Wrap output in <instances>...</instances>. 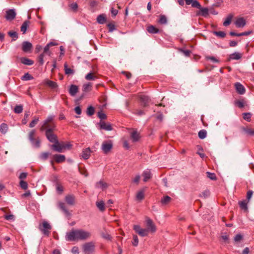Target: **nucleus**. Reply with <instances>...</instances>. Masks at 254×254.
Returning a JSON list of instances; mask_svg holds the SVG:
<instances>
[{"label": "nucleus", "mask_w": 254, "mask_h": 254, "mask_svg": "<svg viewBox=\"0 0 254 254\" xmlns=\"http://www.w3.org/2000/svg\"><path fill=\"white\" fill-rule=\"evenodd\" d=\"M235 104L240 108H242L244 107V104L242 101H240V100L236 101L235 102Z\"/></svg>", "instance_id": "69168bd1"}, {"label": "nucleus", "mask_w": 254, "mask_h": 254, "mask_svg": "<svg viewBox=\"0 0 254 254\" xmlns=\"http://www.w3.org/2000/svg\"><path fill=\"white\" fill-rule=\"evenodd\" d=\"M147 31L151 34H155L159 32V30L153 25H150L147 27Z\"/></svg>", "instance_id": "bb28decb"}, {"label": "nucleus", "mask_w": 254, "mask_h": 254, "mask_svg": "<svg viewBox=\"0 0 254 254\" xmlns=\"http://www.w3.org/2000/svg\"><path fill=\"white\" fill-rule=\"evenodd\" d=\"M55 125H53L52 127L48 128L45 129V134L47 138L50 142L53 143H55L58 140L56 135L53 133V131L55 129Z\"/></svg>", "instance_id": "f03ea898"}, {"label": "nucleus", "mask_w": 254, "mask_h": 254, "mask_svg": "<svg viewBox=\"0 0 254 254\" xmlns=\"http://www.w3.org/2000/svg\"><path fill=\"white\" fill-rule=\"evenodd\" d=\"M69 6L74 11H76L78 8V5L76 2L71 3Z\"/></svg>", "instance_id": "e2e57ef3"}, {"label": "nucleus", "mask_w": 254, "mask_h": 254, "mask_svg": "<svg viewBox=\"0 0 254 254\" xmlns=\"http://www.w3.org/2000/svg\"><path fill=\"white\" fill-rule=\"evenodd\" d=\"M158 22L161 24H166L167 23V17L164 15H160Z\"/></svg>", "instance_id": "72a5a7b5"}, {"label": "nucleus", "mask_w": 254, "mask_h": 254, "mask_svg": "<svg viewBox=\"0 0 254 254\" xmlns=\"http://www.w3.org/2000/svg\"><path fill=\"white\" fill-rule=\"evenodd\" d=\"M19 186L23 190H26L28 187L27 183L23 180H20L19 182Z\"/></svg>", "instance_id": "603ef678"}, {"label": "nucleus", "mask_w": 254, "mask_h": 254, "mask_svg": "<svg viewBox=\"0 0 254 254\" xmlns=\"http://www.w3.org/2000/svg\"><path fill=\"white\" fill-rule=\"evenodd\" d=\"M46 83L52 89H55L58 86V85L56 82L51 80H47Z\"/></svg>", "instance_id": "a19ab883"}, {"label": "nucleus", "mask_w": 254, "mask_h": 254, "mask_svg": "<svg viewBox=\"0 0 254 254\" xmlns=\"http://www.w3.org/2000/svg\"><path fill=\"white\" fill-rule=\"evenodd\" d=\"M243 239V236L241 234H237L234 238V241L235 242H240Z\"/></svg>", "instance_id": "052dcab7"}, {"label": "nucleus", "mask_w": 254, "mask_h": 254, "mask_svg": "<svg viewBox=\"0 0 254 254\" xmlns=\"http://www.w3.org/2000/svg\"><path fill=\"white\" fill-rule=\"evenodd\" d=\"M29 21L26 20L22 24V25L20 27V30L22 32L23 34H24L26 32L27 27L29 26Z\"/></svg>", "instance_id": "c85d7f7f"}, {"label": "nucleus", "mask_w": 254, "mask_h": 254, "mask_svg": "<svg viewBox=\"0 0 254 254\" xmlns=\"http://www.w3.org/2000/svg\"><path fill=\"white\" fill-rule=\"evenodd\" d=\"M98 116L101 120L106 119V118H107V116H106V114H104V113H103L102 112H98Z\"/></svg>", "instance_id": "0e129e2a"}, {"label": "nucleus", "mask_w": 254, "mask_h": 254, "mask_svg": "<svg viewBox=\"0 0 254 254\" xmlns=\"http://www.w3.org/2000/svg\"><path fill=\"white\" fill-rule=\"evenodd\" d=\"M209 195H210V191L208 190H205L200 194V196L203 197L204 198H207Z\"/></svg>", "instance_id": "6e6d98bb"}, {"label": "nucleus", "mask_w": 254, "mask_h": 254, "mask_svg": "<svg viewBox=\"0 0 254 254\" xmlns=\"http://www.w3.org/2000/svg\"><path fill=\"white\" fill-rule=\"evenodd\" d=\"M235 88L238 93L240 94H244L245 92V88L244 86L239 82L235 84Z\"/></svg>", "instance_id": "dca6fc26"}, {"label": "nucleus", "mask_w": 254, "mask_h": 254, "mask_svg": "<svg viewBox=\"0 0 254 254\" xmlns=\"http://www.w3.org/2000/svg\"><path fill=\"white\" fill-rule=\"evenodd\" d=\"M199 138L203 139H204L207 135V132L205 129L200 130L198 133Z\"/></svg>", "instance_id": "58836bf2"}, {"label": "nucleus", "mask_w": 254, "mask_h": 254, "mask_svg": "<svg viewBox=\"0 0 254 254\" xmlns=\"http://www.w3.org/2000/svg\"><path fill=\"white\" fill-rule=\"evenodd\" d=\"M235 25L238 28L243 27L246 25V21L243 18H239L236 20Z\"/></svg>", "instance_id": "a211bd4d"}, {"label": "nucleus", "mask_w": 254, "mask_h": 254, "mask_svg": "<svg viewBox=\"0 0 254 254\" xmlns=\"http://www.w3.org/2000/svg\"><path fill=\"white\" fill-rule=\"evenodd\" d=\"M100 128L107 131H111L113 129L112 125L109 123H106L105 122H100L99 123Z\"/></svg>", "instance_id": "f8f14e48"}, {"label": "nucleus", "mask_w": 254, "mask_h": 254, "mask_svg": "<svg viewBox=\"0 0 254 254\" xmlns=\"http://www.w3.org/2000/svg\"><path fill=\"white\" fill-rule=\"evenodd\" d=\"M148 234V230L146 229H142L141 231L138 232V235L141 237L147 236Z\"/></svg>", "instance_id": "de8ad7c7"}, {"label": "nucleus", "mask_w": 254, "mask_h": 254, "mask_svg": "<svg viewBox=\"0 0 254 254\" xmlns=\"http://www.w3.org/2000/svg\"><path fill=\"white\" fill-rule=\"evenodd\" d=\"M92 88V84L91 83H88L84 84L83 86V91L87 92L91 90Z\"/></svg>", "instance_id": "a18cd8bd"}, {"label": "nucleus", "mask_w": 254, "mask_h": 254, "mask_svg": "<svg viewBox=\"0 0 254 254\" xmlns=\"http://www.w3.org/2000/svg\"><path fill=\"white\" fill-rule=\"evenodd\" d=\"M32 48V44L28 41H24L22 43V50L25 53H29Z\"/></svg>", "instance_id": "9d476101"}, {"label": "nucleus", "mask_w": 254, "mask_h": 254, "mask_svg": "<svg viewBox=\"0 0 254 254\" xmlns=\"http://www.w3.org/2000/svg\"><path fill=\"white\" fill-rule=\"evenodd\" d=\"M91 150L90 148H87L83 150L82 157L84 159H88L90 156Z\"/></svg>", "instance_id": "4be33fe9"}, {"label": "nucleus", "mask_w": 254, "mask_h": 254, "mask_svg": "<svg viewBox=\"0 0 254 254\" xmlns=\"http://www.w3.org/2000/svg\"><path fill=\"white\" fill-rule=\"evenodd\" d=\"M253 194V191L252 190H249L247 192V199L246 200H247V201H248V202H249V201L250 200L251 198L252 197Z\"/></svg>", "instance_id": "13d9d810"}, {"label": "nucleus", "mask_w": 254, "mask_h": 254, "mask_svg": "<svg viewBox=\"0 0 254 254\" xmlns=\"http://www.w3.org/2000/svg\"><path fill=\"white\" fill-rule=\"evenodd\" d=\"M78 88L77 86L75 85H71L69 90V93L72 96H74L77 93Z\"/></svg>", "instance_id": "aec40b11"}, {"label": "nucleus", "mask_w": 254, "mask_h": 254, "mask_svg": "<svg viewBox=\"0 0 254 254\" xmlns=\"http://www.w3.org/2000/svg\"><path fill=\"white\" fill-rule=\"evenodd\" d=\"M142 176L143 177V181L147 182L149 179L151 178V171L149 169H146L143 171L142 173Z\"/></svg>", "instance_id": "6ab92c4d"}, {"label": "nucleus", "mask_w": 254, "mask_h": 254, "mask_svg": "<svg viewBox=\"0 0 254 254\" xmlns=\"http://www.w3.org/2000/svg\"><path fill=\"white\" fill-rule=\"evenodd\" d=\"M54 118V116L50 115L41 123V126L40 128L41 131L45 130L46 129L50 127H52L53 126H51L49 123L52 122Z\"/></svg>", "instance_id": "39448f33"}, {"label": "nucleus", "mask_w": 254, "mask_h": 254, "mask_svg": "<svg viewBox=\"0 0 254 254\" xmlns=\"http://www.w3.org/2000/svg\"><path fill=\"white\" fill-rule=\"evenodd\" d=\"M20 62L22 64L28 65H32L34 63L33 61L26 58H21L20 59Z\"/></svg>", "instance_id": "b1692460"}, {"label": "nucleus", "mask_w": 254, "mask_h": 254, "mask_svg": "<svg viewBox=\"0 0 254 254\" xmlns=\"http://www.w3.org/2000/svg\"><path fill=\"white\" fill-rule=\"evenodd\" d=\"M171 199L170 196H165L161 199V202L163 205L166 204L170 201Z\"/></svg>", "instance_id": "37998d69"}, {"label": "nucleus", "mask_w": 254, "mask_h": 254, "mask_svg": "<svg viewBox=\"0 0 254 254\" xmlns=\"http://www.w3.org/2000/svg\"><path fill=\"white\" fill-rule=\"evenodd\" d=\"M233 17V15L232 14H229L226 18V20L224 21L223 25L224 26H227L229 25L231 22Z\"/></svg>", "instance_id": "2f4dec72"}, {"label": "nucleus", "mask_w": 254, "mask_h": 254, "mask_svg": "<svg viewBox=\"0 0 254 254\" xmlns=\"http://www.w3.org/2000/svg\"><path fill=\"white\" fill-rule=\"evenodd\" d=\"M85 78L87 80H94L97 78V76L94 75L93 73L90 72L85 76Z\"/></svg>", "instance_id": "ea45409f"}, {"label": "nucleus", "mask_w": 254, "mask_h": 254, "mask_svg": "<svg viewBox=\"0 0 254 254\" xmlns=\"http://www.w3.org/2000/svg\"><path fill=\"white\" fill-rule=\"evenodd\" d=\"M58 205L59 208L62 210L66 216H69L70 215V213L66 208L64 202L59 201Z\"/></svg>", "instance_id": "4468645a"}, {"label": "nucleus", "mask_w": 254, "mask_h": 254, "mask_svg": "<svg viewBox=\"0 0 254 254\" xmlns=\"http://www.w3.org/2000/svg\"><path fill=\"white\" fill-rule=\"evenodd\" d=\"M40 231L46 236H49L50 234V231L52 229V227L50 224L46 221H44L42 225L39 226Z\"/></svg>", "instance_id": "7ed1b4c3"}, {"label": "nucleus", "mask_w": 254, "mask_h": 254, "mask_svg": "<svg viewBox=\"0 0 254 254\" xmlns=\"http://www.w3.org/2000/svg\"><path fill=\"white\" fill-rule=\"evenodd\" d=\"M91 233L83 229H72L66 233L65 240L67 241H85L91 237Z\"/></svg>", "instance_id": "f257e3e1"}, {"label": "nucleus", "mask_w": 254, "mask_h": 254, "mask_svg": "<svg viewBox=\"0 0 254 254\" xmlns=\"http://www.w3.org/2000/svg\"><path fill=\"white\" fill-rule=\"evenodd\" d=\"M94 112H95V110H94V107H93L91 106L88 107V108L87 109V114L88 115H89L90 116H92L93 115H94Z\"/></svg>", "instance_id": "49530a36"}, {"label": "nucleus", "mask_w": 254, "mask_h": 254, "mask_svg": "<svg viewBox=\"0 0 254 254\" xmlns=\"http://www.w3.org/2000/svg\"><path fill=\"white\" fill-rule=\"evenodd\" d=\"M71 252L73 254H79L78 248L76 246L73 247L71 250Z\"/></svg>", "instance_id": "774afa93"}, {"label": "nucleus", "mask_w": 254, "mask_h": 254, "mask_svg": "<svg viewBox=\"0 0 254 254\" xmlns=\"http://www.w3.org/2000/svg\"><path fill=\"white\" fill-rule=\"evenodd\" d=\"M198 8L200 9V12L198 14L204 17H206L208 15V9L207 8L202 7L200 6V7Z\"/></svg>", "instance_id": "5701e85b"}, {"label": "nucleus", "mask_w": 254, "mask_h": 254, "mask_svg": "<svg viewBox=\"0 0 254 254\" xmlns=\"http://www.w3.org/2000/svg\"><path fill=\"white\" fill-rule=\"evenodd\" d=\"M8 36L12 38V41H15L18 38V35L16 32L10 31L7 33Z\"/></svg>", "instance_id": "c9c22d12"}, {"label": "nucleus", "mask_w": 254, "mask_h": 254, "mask_svg": "<svg viewBox=\"0 0 254 254\" xmlns=\"http://www.w3.org/2000/svg\"><path fill=\"white\" fill-rule=\"evenodd\" d=\"M36 131L35 129L31 130L28 133V138L31 143H34V136L35 134Z\"/></svg>", "instance_id": "f704fd0d"}, {"label": "nucleus", "mask_w": 254, "mask_h": 254, "mask_svg": "<svg viewBox=\"0 0 254 254\" xmlns=\"http://www.w3.org/2000/svg\"><path fill=\"white\" fill-rule=\"evenodd\" d=\"M49 154H50L48 152H43L41 154L40 157L42 160H46Z\"/></svg>", "instance_id": "bf43d9fd"}, {"label": "nucleus", "mask_w": 254, "mask_h": 254, "mask_svg": "<svg viewBox=\"0 0 254 254\" xmlns=\"http://www.w3.org/2000/svg\"><path fill=\"white\" fill-rule=\"evenodd\" d=\"M96 204L98 208L101 211H104L105 210V203L104 201L100 200L97 201L96 202Z\"/></svg>", "instance_id": "cd10ccee"}, {"label": "nucleus", "mask_w": 254, "mask_h": 254, "mask_svg": "<svg viewBox=\"0 0 254 254\" xmlns=\"http://www.w3.org/2000/svg\"><path fill=\"white\" fill-rule=\"evenodd\" d=\"M52 148L55 151L58 152H62L63 149L66 148V146L64 144L60 143L58 140L52 145Z\"/></svg>", "instance_id": "1a4fd4ad"}, {"label": "nucleus", "mask_w": 254, "mask_h": 254, "mask_svg": "<svg viewBox=\"0 0 254 254\" xmlns=\"http://www.w3.org/2000/svg\"><path fill=\"white\" fill-rule=\"evenodd\" d=\"M64 69L65 71V73L67 75L73 74L74 72V70L69 67H68V65L67 63H65L64 64Z\"/></svg>", "instance_id": "7c9ffc66"}, {"label": "nucleus", "mask_w": 254, "mask_h": 254, "mask_svg": "<svg viewBox=\"0 0 254 254\" xmlns=\"http://www.w3.org/2000/svg\"><path fill=\"white\" fill-rule=\"evenodd\" d=\"M243 130L248 135L251 136L254 135V129L250 128H244Z\"/></svg>", "instance_id": "c03bdc74"}, {"label": "nucleus", "mask_w": 254, "mask_h": 254, "mask_svg": "<svg viewBox=\"0 0 254 254\" xmlns=\"http://www.w3.org/2000/svg\"><path fill=\"white\" fill-rule=\"evenodd\" d=\"M145 222L146 224L147 230L148 231H150L152 233H154L156 231V226L154 224L152 220L149 217H146L145 218Z\"/></svg>", "instance_id": "423d86ee"}, {"label": "nucleus", "mask_w": 254, "mask_h": 254, "mask_svg": "<svg viewBox=\"0 0 254 254\" xmlns=\"http://www.w3.org/2000/svg\"><path fill=\"white\" fill-rule=\"evenodd\" d=\"M22 111L23 106L21 105H16L14 109V112L16 114H20L22 113Z\"/></svg>", "instance_id": "79ce46f5"}, {"label": "nucleus", "mask_w": 254, "mask_h": 254, "mask_svg": "<svg viewBox=\"0 0 254 254\" xmlns=\"http://www.w3.org/2000/svg\"><path fill=\"white\" fill-rule=\"evenodd\" d=\"M132 244L134 246H137L138 244V239L137 236L136 235H134L133 237V241Z\"/></svg>", "instance_id": "680f3d73"}, {"label": "nucleus", "mask_w": 254, "mask_h": 254, "mask_svg": "<svg viewBox=\"0 0 254 254\" xmlns=\"http://www.w3.org/2000/svg\"><path fill=\"white\" fill-rule=\"evenodd\" d=\"M106 20V17L103 14L99 15L97 18V21L99 24H104Z\"/></svg>", "instance_id": "4c0bfd02"}, {"label": "nucleus", "mask_w": 254, "mask_h": 254, "mask_svg": "<svg viewBox=\"0 0 254 254\" xmlns=\"http://www.w3.org/2000/svg\"><path fill=\"white\" fill-rule=\"evenodd\" d=\"M113 148V143L111 140L104 141L102 144L101 148L103 152L107 154Z\"/></svg>", "instance_id": "0eeeda50"}, {"label": "nucleus", "mask_w": 254, "mask_h": 254, "mask_svg": "<svg viewBox=\"0 0 254 254\" xmlns=\"http://www.w3.org/2000/svg\"><path fill=\"white\" fill-rule=\"evenodd\" d=\"M8 129V127L6 124L2 123L0 125V131L2 134H5L7 132Z\"/></svg>", "instance_id": "393cba45"}, {"label": "nucleus", "mask_w": 254, "mask_h": 254, "mask_svg": "<svg viewBox=\"0 0 254 254\" xmlns=\"http://www.w3.org/2000/svg\"><path fill=\"white\" fill-rule=\"evenodd\" d=\"M27 173H21L19 176V179H20L21 180H23V179H25L27 177Z\"/></svg>", "instance_id": "338daca9"}, {"label": "nucleus", "mask_w": 254, "mask_h": 254, "mask_svg": "<svg viewBox=\"0 0 254 254\" xmlns=\"http://www.w3.org/2000/svg\"><path fill=\"white\" fill-rule=\"evenodd\" d=\"M139 98L143 106L146 107L148 105V103L150 101V99L149 98V97L144 94H141L139 96Z\"/></svg>", "instance_id": "ddd939ff"}, {"label": "nucleus", "mask_w": 254, "mask_h": 254, "mask_svg": "<svg viewBox=\"0 0 254 254\" xmlns=\"http://www.w3.org/2000/svg\"><path fill=\"white\" fill-rule=\"evenodd\" d=\"M108 184L103 181H100L97 182L95 184V187L97 189H100L104 190L108 188Z\"/></svg>", "instance_id": "f3484780"}, {"label": "nucleus", "mask_w": 254, "mask_h": 254, "mask_svg": "<svg viewBox=\"0 0 254 254\" xmlns=\"http://www.w3.org/2000/svg\"><path fill=\"white\" fill-rule=\"evenodd\" d=\"M207 177L209 178L211 180H216V175L213 173H210L209 172H207Z\"/></svg>", "instance_id": "3c124183"}, {"label": "nucleus", "mask_w": 254, "mask_h": 254, "mask_svg": "<svg viewBox=\"0 0 254 254\" xmlns=\"http://www.w3.org/2000/svg\"><path fill=\"white\" fill-rule=\"evenodd\" d=\"M144 197V193L143 190L138 191L136 195V198L138 200H142Z\"/></svg>", "instance_id": "473e14b6"}, {"label": "nucleus", "mask_w": 254, "mask_h": 254, "mask_svg": "<svg viewBox=\"0 0 254 254\" xmlns=\"http://www.w3.org/2000/svg\"><path fill=\"white\" fill-rule=\"evenodd\" d=\"M39 121V119L38 117H35L34 120H33L29 124V127H33L35 126L37 124L38 121Z\"/></svg>", "instance_id": "09e8293b"}, {"label": "nucleus", "mask_w": 254, "mask_h": 254, "mask_svg": "<svg viewBox=\"0 0 254 254\" xmlns=\"http://www.w3.org/2000/svg\"><path fill=\"white\" fill-rule=\"evenodd\" d=\"M83 252L84 254H91L94 251L95 245L93 242H88L82 246Z\"/></svg>", "instance_id": "20e7f679"}, {"label": "nucleus", "mask_w": 254, "mask_h": 254, "mask_svg": "<svg viewBox=\"0 0 254 254\" xmlns=\"http://www.w3.org/2000/svg\"><path fill=\"white\" fill-rule=\"evenodd\" d=\"M185 2L187 5L191 4L193 7H200V4L197 0H185Z\"/></svg>", "instance_id": "2eb2a0df"}, {"label": "nucleus", "mask_w": 254, "mask_h": 254, "mask_svg": "<svg viewBox=\"0 0 254 254\" xmlns=\"http://www.w3.org/2000/svg\"><path fill=\"white\" fill-rule=\"evenodd\" d=\"M252 115L250 113H245L243 114V118L247 121L249 122L251 120Z\"/></svg>", "instance_id": "5fc2aeb1"}, {"label": "nucleus", "mask_w": 254, "mask_h": 254, "mask_svg": "<svg viewBox=\"0 0 254 254\" xmlns=\"http://www.w3.org/2000/svg\"><path fill=\"white\" fill-rule=\"evenodd\" d=\"M242 58V54L238 52H235L230 55L231 60H238Z\"/></svg>", "instance_id": "c756f323"}, {"label": "nucleus", "mask_w": 254, "mask_h": 254, "mask_svg": "<svg viewBox=\"0 0 254 254\" xmlns=\"http://www.w3.org/2000/svg\"><path fill=\"white\" fill-rule=\"evenodd\" d=\"M30 115V112L29 111H27V112H25V114H24V119H22V123L23 124H26L27 122V118H28V117Z\"/></svg>", "instance_id": "864d4df0"}, {"label": "nucleus", "mask_w": 254, "mask_h": 254, "mask_svg": "<svg viewBox=\"0 0 254 254\" xmlns=\"http://www.w3.org/2000/svg\"><path fill=\"white\" fill-rule=\"evenodd\" d=\"M44 54L43 53L40 54L38 58V62L41 65H43L44 64Z\"/></svg>", "instance_id": "4d7b16f0"}, {"label": "nucleus", "mask_w": 254, "mask_h": 254, "mask_svg": "<svg viewBox=\"0 0 254 254\" xmlns=\"http://www.w3.org/2000/svg\"><path fill=\"white\" fill-rule=\"evenodd\" d=\"M213 33L216 36L221 38H224L226 36V33L223 31H214Z\"/></svg>", "instance_id": "8fccbe9b"}, {"label": "nucleus", "mask_w": 254, "mask_h": 254, "mask_svg": "<svg viewBox=\"0 0 254 254\" xmlns=\"http://www.w3.org/2000/svg\"><path fill=\"white\" fill-rule=\"evenodd\" d=\"M16 13L14 9H9L6 11L5 18L7 20H13L16 16Z\"/></svg>", "instance_id": "6e6552de"}, {"label": "nucleus", "mask_w": 254, "mask_h": 254, "mask_svg": "<svg viewBox=\"0 0 254 254\" xmlns=\"http://www.w3.org/2000/svg\"><path fill=\"white\" fill-rule=\"evenodd\" d=\"M248 201L247 200H243L239 202V204L241 209L245 211L248 210Z\"/></svg>", "instance_id": "a878e982"}, {"label": "nucleus", "mask_w": 254, "mask_h": 254, "mask_svg": "<svg viewBox=\"0 0 254 254\" xmlns=\"http://www.w3.org/2000/svg\"><path fill=\"white\" fill-rule=\"evenodd\" d=\"M65 200L67 204L74 205L75 203V197L73 194H67L65 196Z\"/></svg>", "instance_id": "9b49d317"}, {"label": "nucleus", "mask_w": 254, "mask_h": 254, "mask_svg": "<svg viewBox=\"0 0 254 254\" xmlns=\"http://www.w3.org/2000/svg\"><path fill=\"white\" fill-rule=\"evenodd\" d=\"M131 138L133 142L137 141L139 138V135L136 131H134L131 134Z\"/></svg>", "instance_id": "e433bc0d"}, {"label": "nucleus", "mask_w": 254, "mask_h": 254, "mask_svg": "<svg viewBox=\"0 0 254 254\" xmlns=\"http://www.w3.org/2000/svg\"><path fill=\"white\" fill-rule=\"evenodd\" d=\"M54 158L57 163L64 162L65 160V156L61 154H56L54 156Z\"/></svg>", "instance_id": "412c9836"}]
</instances>
